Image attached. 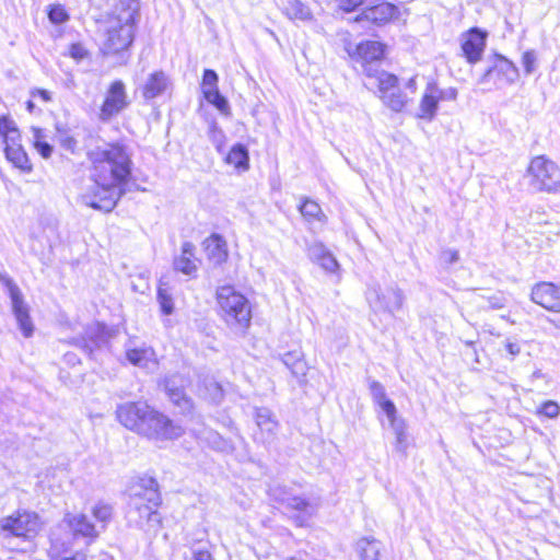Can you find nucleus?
Returning <instances> with one entry per match:
<instances>
[{
	"label": "nucleus",
	"mask_w": 560,
	"mask_h": 560,
	"mask_svg": "<svg viewBox=\"0 0 560 560\" xmlns=\"http://www.w3.org/2000/svg\"><path fill=\"white\" fill-rule=\"evenodd\" d=\"M88 159L92 164L94 185L92 194H82L81 200L93 209L109 212L125 192L122 186L132 170L131 155L125 145L109 143L89 151Z\"/></svg>",
	"instance_id": "obj_1"
},
{
	"label": "nucleus",
	"mask_w": 560,
	"mask_h": 560,
	"mask_svg": "<svg viewBox=\"0 0 560 560\" xmlns=\"http://www.w3.org/2000/svg\"><path fill=\"white\" fill-rule=\"evenodd\" d=\"M161 501L156 480L141 478L129 490L126 512L128 523L145 530L158 529L162 521L158 512Z\"/></svg>",
	"instance_id": "obj_2"
},
{
	"label": "nucleus",
	"mask_w": 560,
	"mask_h": 560,
	"mask_svg": "<svg viewBox=\"0 0 560 560\" xmlns=\"http://www.w3.org/2000/svg\"><path fill=\"white\" fill-rule=\"evenodd\" d=\"M139 9L137 0H119L105 22L104 55L118 54L132 44Z\"/></svg>",
	"instance_id": "obj_3"
},
{
	"label": "nucleus",
	"mask_w": 560,
	"mask_h": 560,
	"mask_svg": "<svg viewBox=\"0 0 560 560\" xmlns=\"http://www.w3.org/2000/svg\"><path fill=\"white\" fill-rule=\"evenodd\" d=\"M43 528L39 515L27 510H19L0 520V536L11 550L27 552L34 549V540Z\"/></svg>",
	"instance_id": "obj_4"
},
{
	"label": "nucleus",
	"mask_w": 560,
	"mask_h": 560,
	"mask_svg": "<svg viewBox=\"0 0 560 560\" xmlns=\"http://www.w3.org/2000/svg\"><path fill=\"white\" fill-rule=\"evenodd\" d=\"M217 301L221 316L230 327L245 330L252 320V306L245 295L232 285H222L217 290Z\"/></svg>",
	"instance_id": "obj_5"
},
{
	"label": "nucleus",
	"mask_w": 560,
	"mask_h": 560,
	"mask_svg": "<svg viewBox=\"0 0 560 560\" xmlns=\"http://www.w3.org/2000/svg\"><path fill=\"white\" fill-rule=\"evenodd\" d=\"M527 173L535 191L552 194L560 190V167L545 155L532 159Z\"/></svg>",
	"instance_id": "obj_6"
},
{
	"label": "nucleus",
	"mask_w": 560,
	"mask_h": 560,
	"mask_svg": "<svg viewBox=\"0 0 560 560\" xmlns=\"http://www.w3.org/2000/svg\"><path fill=\"white\" fill-rule=\"evenodd\" d=\"M184 429L176 424L165 415L150 409L145 418L144 424L140 427L139 434H142L154 441H168L182 436Z\"/></svg>",
	"instance_id": "obj_7"
},
{
	"label": "nucleus",
	"mask_w": 560,
	"mask_h": 560,
	"mask_svg": "<svg viewBox=\"0 0 560 560\" xmlns=\"http://www.w3.org/2000/svg\"><path fill=\"white\" fill-rule=\"evenodd\" d=\"M365 298L374 312H388L392 315L404 304V294L397 287L382 290L378 284H371L365 292Z\"/></svg>",
	"instance_id": "obj_8"
},
{
	"label": "nucleus",
	"mask_w": 560,
	"mask_h": 560,
	"mask_svg": "<svg viewBox=\"0 0 560 560\" xmlns=\"http://www.w3.org/2000/svg\"><path fill=\"white\" fill-rule=\"evenodd\" d=\"M1 280L8 288L12 303V311L18 322L19 328L25 338H30L33 335L34 325L30 317L28 307L24 303L22 292L12 279L8 277H1Z\"/></svg>",
	"instance_id": "obj_9"
},
{
	"label": "nucleus",
	"mask_w": 560,
	"mask_h": 560,
	"mask_svg": "<svg viewBox=\"0 0 560 560\" xmlns=\"http://www.w3.org/2000/svg\"><path fill=\"white\" fill-rule=\"evenodd\" d=\"M281 487L277 483L269 488V495L277 502L284 504L288 509L296 511L295 523L303 526L316 512V505L308 502L306 499L292 495L284 497L278 494Z\"/></svg>",
	"instance_id": "obj_10"
},
{
	"label": "nucleus",
	"mask_w": 560,
	"mask_h": 560,
	"mask_svg": "<svg viewBox=\"0 0 560 560\" xmlns=\"http://www.w3.org/2000/svg\"><path fill=\"white\" fill-rule=\"evenodd\" d=\"M129 105L126 88L122 81H114L106 94L105 101L101 107L100 119L109 120L113 116L118 115Z\"/></svg>",
	"instance_id": "obj_11"
},
{
	"label": "nucleus",
	"mask_w": 560,
	"mask_h": 560,
	"mask_svg": "<svg viewBox=\"0 0 560 560\" xmlns=\"http://www.w3.org/2000/svg\"><path fill=\"white\" fill-rule=\"evenodd\" d=\"M530 300L549 312L560 313V283L541 281L534 284Z\"/></svg>",
	"instance_id": "obj_12"
},
{
	"label": "nucleus",
	"mask_w": 560,
	"mask_h": 560,
	"mask_svg": "<svg viewBox=\"0 0 560 560\" xmlns=\"http://www.w3.org/2000/svg\"><path fill=\"white\" fill-rule=\"evenodd\" d=\"M151 407L145 402H126L118 406L116 416L118 421L127 429L139 433L140 427L144 424Z\"/></svg>",
	"instance_id": "obj_13"
},
{
	"label": "nucleus",
	"mask_w": 560,
	"mask_h": 560,
	"mask_svg": "<svg viewBox=\"0 0 560 560\" xmlns=\"http://www.w3.org/2000/svg\"><path fill=\"white\" fill-rule=\"evenodd\" d=\"M487 34L474 27L462 39V50L469 63H476L481 59L486 47Z\"/></svg>",
	"instance_id": "obj_14"
},
{
	"label": "nucleus",
	"mask_w": 560,
	"mask_h": 560,
	"mask_svg": "<svg viewBox=\"0 0 560 560\" xmlns=\"http://www.w3.org/2000/svg\"><path fill=\"white\" fill-rule=\"evenodd\" d=\"M107 342L106 327L100 323H92L84 329V335L75 339L74 345L82 348L86 353L92 354Z\"/></svg>",
	"instance_id": "obj_15"
},
{
	"label": "nucleus",
	"mask_w": 560,
	"mask_h": 560,
	"mask_svg": "<svg viewBox=\"0 0 560 560\" xmlns=\"http://www.w3.org/2000/svg\"><path fill=\"white\" fill-rule=\"evenodd\" d=\"M384 56V45L380 42L368 40L357 46L354 57L360 62L363 73L365 67L378 68V62Z\"/></svg>",
	"instance_id": "obj_16"
},
{
	"label": "nucleus",
	"mask_w": 560,
	"mask_h": 560,
	"mask_svg": "<svg viewBox=\"0 0 560 560\" xmlns=\"http://www.w3.org/2000/svg\"><path fill=\"white\" fill-rule=\"evenodd\" d=\"M255 421L259 429L257 439L262 443L272 442L278 433L279 422L271 410L265 407L256 408Z\"/></svg>",
	"instance_id": "obj_17"
},
{
	"label": "nucleus",
	"mask_w": 560,
	"mask_h": 560,
	"mask_svg": "<svg viewBox=\"0 0 560 560\" xmlns=\"http://www.w3.org/2000/svg\"><path fill=\"white\" fill-rule=\"evenodd\" d=\"M171 86L172 81L164 71H154L141 85V93L144 100L150 101L163 95Z\"/></svg>",
	"instance_id": "obj_18"
},
{
	"label": "nucleus",
	"mask_w": 560,
	"mask_h": 560,
	"mask_svg": "<svg viewBox=\"0 0 560 560\" xmlns=\"http://www.w3.org/2000/svg\"><path fill=\"white\" fill-rule=\"evenodd\" d=\"M444 92L433 82L429 83L422 95L418 117L432 120L438 112L439 102L444 97Z\"/></svg>",
	"instance_id": "obj_19"
},
{
	"label": "nucleus",
	"mask_w": 560,
	"mask_h": 560,
	"mask_svg": "<svg viewBox=\"0 0 560 560\" xmlns=\"http://www.w3.org/2000/svg\"><path fill=\"white\" fill-rule=\"evenodd\" d=\"M494 71L501 74L509 83H514L520 75L517 67L511 60L504 56L495 55L493 67L489 68L483 73L480 82H487Z\"/></svg>",
	"instance_id": "obj_20"
},
{
	"label": "nucleus",
	"mask_w": 560,
	"mask_h": 560,
	"mask_svg": "<svg viewBox=\"0 0 560 560\" xmlns=\"http://www.w3.org/2000/svg\"><path fill=\"white\" fill-rule=\"evenodd\" d=\"M365 75L371 80V84H374L378 89L380 98L394 90L397 86L398 79L396 75L388 73L378 68L371 66L365 67Z\"/></svg>",
	"instance_id": "obj_21"
},
{
	"label": "nucleus",
	"mask_w": 560,
	"mask_h": 560,
	"mask_svg": "<svg viewBox=\"0 0 560 560\" xmlns=\"http://www.w3.org/2000/svg\"><path fill=\"white\" fill-rule=\"evenodd\" d=\"M126 357L132 365L148 371H154L158 366L155 352L150 347L128 349Z\"/></svg>",
	"instance_id": "obj_22"
},
{
	"label": "nucleus",
	"mask_w": 560,
	"mask_h": 560,
	"mask_svg": "<svg viewBox=\"0 0 560 560\" xmlns=\"http://www.w3.org/2000/svg\"><path fill=\"white\" fill-rule=\"evenodd\" d=\"M208 258L215 265H220L228 259L229 252L225 240L219 234H212L203 242Z\"/></svg>",
	"instance_id": "obj_23"
},
{
	"label": "nucleus",
	"mask_w": 560,
	"mask_h": 560,
	"mask_svg": "<svg viewBox=\"0 0 560 560\" xmlns=\"http://www.w3.org/2000/svg\"><path fill=\"white\" fill-rule=\"evenodd\" d=\"M63 521L67 523L69 528L73 532V534L81 535L88 538H96L98 536V532L95 526L88 520V516L84 514H71L67 513L65 515Z\"/></svg>",
	"instance_id": "obj_24"
},
{
	"label": "nucleus",
	"mask_w": 560,
	"mask_h": 560,
	"mask_svg": "<svg viewBox=\"0 0 560 560\" xmlns=\"http://www.w3.org/2000/svg\"><path fill=\"white\" fill-rule=\"evenodd\" d=\"M174 268L186 276H192L197 272V259L195 258V245L185 242L182 246V253L174 259Z\"/></svg>",
	"instance_id": "obj_25"
},
{
	"label": "nucleus",
	"mask_w": 560,
	"mask_h": 560,
	"mask_svg": "<svg viewBox=\"0 0 560 560\" xmlns=\"http://www.w3.org/2000/svg\"><path fill=\"white\" fill-rule=\"evenodd\" d=\"M361 560H382L383 544L373 537H363L358 544Z\"/></svg>",
	"instance_id": "obj_26"
},
{
	"label": "nucleus",
	"mask_w": 560,
	"mask_h": 560,
	"mask_svg": "<svg viewBox=\"0 0 560 560\" xmlns=\"http://www.w3.org/2000/svg\"><path fill=\"white\" fill-rule=\"evenodd\" d=\"M397 7L392 3L383 2L375 7L370 8L365 12L368 20L376 24H384L392 20L397 13Z\"/></svg>",
	"instance_id": "obj_27"
},
{
	"label": "nucleus",
	"mask_w": 560,
	"mask_h": 560,
	"mask_svg": "<svg viewBox=\"0 0 560 560\" xmlns=\"http://www.w3.org/2000/svg\"><path fill=\"white\" fill-rule=\"evenodd\" d=\"M0 137L3 139L4 147L21 144V136L15 122L5 116L0 117Z\"/></svg>",
	"instance_id": "obj_28"
},
{
	"label": "nucleus",
	"mask_w": 560,
	"mask_h": 560,
	"mask_svg": "<svg viewBox=\"0 0 560 560\" xmlns=\"http://www.w3.org/2000/svg\"><path fill=\"white\" fill-rule=\"evenodd\" d=\"M7 159L15 166L23 171H31L32 165L28 156L21 144L4 147Z\"/></svg>",
	"instance_id": "obj_29"
},
{
	"label": "nucleus",
	"mask_w": 560,
	"mask_h": 560,
	"mask_svg": "<svg viewBox=\"0 0 560 560\" xmlns=\"http://www.w3.org/2000/svg\"><path fill=\"white\" fill-rule=\"evenodd\" d=\"M226 162L234 165L238 170H248L249 155L247 148L241 143L233 145L226 155Z\"/></svg>",
	"instance_id": "obj_30"
},
{
	"label": "nucleus",
	"mask_w": 560,
	"mask_h": 560,
	"mask_svg": "<svg viewBox=\"0 0 560 560\" xmlns=\"http://www.w3.org/2000/svg\"><path fill=\"white\" fill-rule=\"evenodd\" d=\"M381 100L388 108L396 113L401 112L408 103V97L397 86L384 94Z\"/></svg>",
	"instance_id": "obj_31"
},
{
	"label": "nucleus",
	"mask_w": 560,
	"mask_h": 560,
	"mask_svg": "<svg viewBox=\"0 0 560 560\" xmlns=\"http://www.w3.org/2000/svg\"><path fill=\"white\" fill-rule=\"evenodd\" d=\"M156 299L163 314L171 315L174 312L172 291L165 282H160Z\"/></svg>",
	"instance_id": "obj_32"
},
{
	"label": "nucleus",
	"mask_w": 560,
	"mask_h": 560,
	"mask_svg": "<svg viewBox=\"0 0 560 560\" xmlns=\"http://www.w3.org/2000/svg\"><path fill=\"white\" fill-rule=\"evenodd\" d=\"M389 421L390 428L395 435H401L406 431V423L404 419L397 417V409L394 402L385 404V412Z\"/></svg>",
	"instance_id": "obj_33"
},
{
	"label": "nucleus",
	"mask_w": 560,
	"mask_h": 560,
	"mask_svg": "<svg viewBox=\"0 0 560 560\" xmlns=\"http://www.w3.org/2000/svg\"><path fill=\"white\" fill-rule=\"evenodd\" d=\"M165 389L170 399L177 406L187 408L190 406L189 399L186 397L183 388L175 387L174 381L172 378H167L165 381Z\"/></svg>",
	"instance_id": "obj_34"
},
{
	"label": "nucleus",
	"mask_w": 560,
	"mask_h": 560,
	"mask_svg": "<svg viewBox=\"0 0 560 560\" xmlns=\"http://www.w3.org/2000/svg\"><path fill=\"white\" fill-rule=\"evenodd\" d=\"M282 361L295 376L305 375V363L302 361V354L300 352H287Z\"/></svg>",
	"instance_id": "obj_35"
},
{
	"label": "nucleus",
	"mask_w": 560,
	"mask_h": 560,
	"mask_svg": "<svg viewBox=\"0 0 560 560\" xmlns=\"http://www.w3.org/2000/svg\"><path fill=\"white\" fill-rule=\"evenodd\" d=\"M300 211L307 221H322L325 217L320 206L311 199H305L303 201L300 206Z\"/></svg>",
	"instance_id": "obj_36"
},
{
	"label": "nucleus",
	"mask_w": 560,
	"mask_h": 560,
	"mask_svg": "<svg viewBox=\"0 0 560 560\" xmlns=\"http://www.w3.org/2000/svg\"><path fill=\"white\" fill-rule=\"evenodd\" d=\"M92 514L96 521L102 523L101 528L104 529L113 515V508L102 502L96 503L92 509Z\"/></svg>",
	"instance_id": "obj_37"
},
{
	"label": "nucleus",
	"mask_w": 560,
	"mask_h": 560,
	"mask_svg": "<svg viewBox=\"0 0 560 560\" xmlns=\"http://www.w3.org/2000/svg\"><path fill=\"white\" fill-rule=\"evenodd\" d=\"M206 101L212 104L223 115L230 114V105L228 100L220 92H208L205 96Z\"/></svg>",
	"instance_id": "obj_38"
},
{
	"label": "nucleus",
	"mask_w": 560,
	"mask_h": 560,
	"mask_svg": "<svg viewBox=\"0 0 560 560\" xmlns=\"http://www.w3.org/2000/svg\"><path fill=\"white\" fill-rule=\"evenodd\" d=\"M370 392L373 399L377 402V405L385 412V404L393 402L392 400L386 398L385 389L383 385L377 381H372L370 383Z\"/></svg>",
	"instance_id": "obj_39"
},
{
	"label": "nucleus",
	"mask_w": 560,
	"mask_h": 560,
	"mask_svg": "<svg viewBox=\"0 0 560 560\" xmlns=\"http://www.w3.org/2000/svg\"><path fill=\"white\" fill-rule=\"evenodd\" d=\"M34 145L38 153L44 158L48 159L50 158L52 153V147L47 143L46 141H43V131L38 128H34Z\"/></svg>",
	"instance_id": "obj_40"
},
{
	"label": "nucleus",
	"mask_w": 560,
	"mask_h": 560,
	"mask_svg": "<svg viewBox=\"0 0 560 560\" xmlns=\"http://www.w3.org/2000/svg\"><path fill=\"white\" fill-rule=\"evenodd\" d=\"M48 18L54 24H62L69 20V14L61 4H54L49 8Z\"/></svg>",
	"instance_id": "obj_41"
},
{
	"label": "nucleus",
	"mask_w": 560,
	"mask_h": 560,
	"mask_svg": "<svg viewBox=\"0 0 560 560\" xmlns=\"http://www.w3.org/2000/svg\"><path fill=\"white\" fill-rule=\"evenodd\" d=\"M537 55L535 50H527L522 56V65L527 75L532 74L536 70Z\"/></svg>",
	"instance_id": "obj_42"
},
{
	"label": "nucleus",
	"mask_w": 560,
	"mask_h": 560,
	"mask_svg": "<svg viewBox=\"0 0 560 560\" xmlns=\"http://www.w3.org/2000/svg\"><path fill=\"white\" fill-rule=\"evenodd\" d=\"M539 413H541L550 419H555L560 413V407L556 401L548 400L541 405V407L539 409Z\"/></svg>",
	"instance_id": "obj_43"
},
{
	"label": "nucleus",
	"mask_w": 560,
	"mask_h": 560,
	"mask_svg": "<svg viewBox=\"0 0 560 560\" xmlns=\"http://www.w3.org/2000/svg\"><path fill=\"white\" fill-rule=\"evenodd\" d=\"M328 252L329 250L320 243H315L308 247L310 258L317 264Z\"/></svg>",
	"instance_id": "obj_44"
},
{
	"label": "nucleus",
	"mask_w": 560,
	"mask_h": 560,
	"mask_svg": "<svg viewBox=\"0 0 560 560\" xmlns=\"http://www.w3.org/2000/svg\"><path fill=\"white\" fill-rule=\"evenodd\" d=\"M318 265L328 272H335L339 268V264L335 256L328 252L327 255H325Z\"/></svg>",
	"instance_id": "obj_45"
},
{
	"label": "nucleus",
	"mask_w": 560,
	"mask_h": 560,
	"mask_svg": "<svg viewBox=\"0 0 560 560\" xmlns=\"http://www.w3.org/2000/svg\"><path fill=\"white\" fill-rule=\"evenodd\" d=\"M59 142L65 150L70 151L71 153L75 151L78 145V141L68 132H61L59 135Z\"/></svg>",
	"instance_id": "obj_46"
},
{
	"label": "nucleus",
	"mask_w": 560,
	"mask_h": 560,
	"mask_svg": "<svg viewBox=\"0 0 560 560\" xmlns=\"http://www.w3.org/2000/svg\"><path fill=\"white\" fill-rule=\"evenodd\" d=\"M89 55L88 50L82 44H72L69 48V56L77 61H81Z\"/></svg>",
	"instance_id": "obj_47"
},
{
	"label": "nucleus",
	"mask_w": 560,
	"mask_h": 560,
	"mask_svg": "<svg viewBox=\"0 0 560 560\" xmlns=\"http://www.w3.org/2000/svg\"><path fill=\"white\" fill-rule=\"evenodd\" d=\"M503 345L504 349L510 354V360H514L515 357L521 353L522 347L520 341L508 338Z\"/></svg>",
	"instance_id": "obj_48"
},
{
	"label": "nucleus",
	"mask_w": 560,
	"mask_h": 560,
	"mask_svg": "<svg viewBox=\"0 0 560 560\" xmlns=\"http://www.w3.org/2000/svg\"><path fill=\"white\" fill-rule=\"evenodd\" d=\"M458 259H459V253L456 249L448 248V249H444L441 253V260L445 265H453V264L457 262Z\"/></svg>",
	"instance_id": "obj_49"
},
{
	"label": "nucleus",
	"mask_w": 560,
	"mask_h": 560,
	"mask_svg": "<svg viewBox=\"0 0 560 560\" xmlns=\"http://www.w3.org/2000/svg\"><path fill=\"white\" fill-rule=\"evenodd\" d=\"M219 77L214 70L206 69L202 77L201 86L218 85Z\"/></svg>",
	"instance_id": "obj_50"
},
{
	"label": "nucleus",
	"mask_w": 560,
	"mask_h": 560,
	"mask_svg": "<svg viewBox=\"0 0 560 560\" xmlns=\"http://www.w3.org/2000/svg\"><path fill=\"white\" fill-rule=\"evenodd\" d=\"M487 302L490 308L500 310L505 306L506 300L502 294H494L487 298Z\"/></svg>",
	"instance_id": "obj_51"
},
{
	"label": "nucleus",
	"mask_w": 560,
	"mask_h": 560,
	"mask_svg": "<svg viewBox=\"0 0 560 560\" xmlns=\"http://www.w3.org/2000/svg\"><path fill=\"white\" fill-rule=\"evenodd\" d=\"M395 436H396L395 450L399 453L405 454L406 450L408 447L406 431L402 432L401 435H395Z\"/></svg>",
	"instance_id": "obj_52"
},
{
	"label": "nucleus",
	"mask_w": 560,
	"mask_h": 560,
	"mask_svg": "<svg viewBox=\"0 0 560 560\" xmlns=\"http://www.w3.org/2000/svg\"><path fill=\"white\" fill-rule=\"evenodd\" d=\"M190 560H212V555L207 549H192Z\"/></svg>",
	"instance_id": "obj_53"
},
{
	"label": "nucleus",
	"mask_w": 560,
	"mask_h": 560,
	"mask_svg": "<svg viewBox=\"0 0 560 560\" xmlns=\"http://www.w3.org/2000/svg\"><path fill=\"white\" fill-rule=\"evenodd\" d=\"M364 0H340L342 10L350 12L355 10Z\"/></svg>",
	"instance_id": "obj_54"
},
{
	"label": "nucleus",
	"mask_w": 560,
	"mask_h": 560,
	"mask_svg": "<svg viewBox=\"0 0 560 560\" xmlns=\"http://www.w3.org/2000/svg\"><path fill=\"white\" fill-rule=\"evenodd\" d=\"M292 8L295 10L294 12V16L295 18H299V19H306V16L308 15V12L307 10L303 7L302 3L300 2H295Z\"/></svg>",
	"instance_id": "obj_55"
},
{
	"label": "nucleus",
	"mask_w": 560,
	"mask_h": 560,
	"mask_svg": "<svg viewBox=\"0 0 560 560\" xmlns=\"http://www.w3.org/2000/svg\"><path fill=\"white\" fill-rule=\"evenodd\" d=\"M33 96H39L43 101L48 102L51 100L50 93L46 90H36L32 93Z\"/></svg>",
	"instance_id": "obj_56"
},
{
	"label": "nucleus",
	"mask_w": 560,
	"mask_h": 560,
	"mask_svg": "<svg viewBox=\"0 0 560 560\" xmlns=\"http://www.w3.org/2000/svg\"><path fill=\"white\" fill-rule=\"evenodd\" d=\"M444 92V97L442 100H451L454 101L457 97V91L455 89L442 90Z\"/></svg>",
	"instance_id": "obj_57"
},
{
	"label": "nucleus",
	"mask_w": 560,
	"mask_h": 560,
	"mask_svg": "<svg viewBox=\"0 0 560 560\" xmlns=\"http://www.w3.org/2000/svg\"><path fill=\"white\" fill-rule=\"evenodd\" d=\"M202 88V93H203V97L207 96V93L208 92H220L219 89H218V85H208V86H201Z\"/></svg>",
	"instance_id": "obj_58"
},
{
	"label": "nucleus",
	"mask_w": 560,
	"mask_h": 560,
	"mask_svg": "<svg viewBox=\"0 0 560 560\" xmlns=\"http://www.w3.org/2000/svg\"><path fill=\"white\" fill-rule=\"evenodd\" d=\"M406 88L409 89L412 93L416 92L417 86H416V78L415 77L410 78L408 80V82L406 84Z\"/></svg>",
	"instance_id": "obj_59"
},
{
	"label": "nucleus",
	"mask_w": 560,
	"mask_h": 560,
	"mask_svg": "<svg viewBox=\"0 0 560 560\" xmlns=\"http://www.w3.org/2000/svg\"><path fill=\"white\" fill-rule=\"evenodd\" d=\"M281 490L278 491V494L280 495H284V497H292L291 493L289 492V490L284 487V486H281Z\"/></svg>",
	"instance_id": "obj_60"
},
{
	"label": "nucleus",
	"mask_w": 560,
	"mask_h": 560,
	"mask_svg": "<svg viewBox=\"0 0 560 560\" xmlns=\"http://www.w3.org/2000/svg\"><path fill=\"white\" fill-rule=\"evenodd\" d=\"M211 131L213 132L214 136H217V135L222 136V131L220 129H218L215 124L212 125Z\"/></svg>",
	"instance_id": "obj_61"
},
{
	"label": "nucleus",
	"mask_w": 560,
	"mask_h": 560,
	"mask_svg": "<svg viewBox=\"0 0 560 560\" xmlns=\"http://www.w3.org/2000/svg\"><path fill=\"white\" fill-rule=\"evenodd\" d=\"M26 107H27L28 112H32L34 108V103L32 101H27Z\"/></svg>",
	"instance_id": "obj_62"
},
{
	"label": "nucleus",
	"mask_w": 560,
	"mask_h": 560,
	"mask_svg": "<svg viewBox=\"0 0 560 560\" xmlns=\"http://www.w3.org/2000/svg\"><path fill=\"white\" fill-rule=\"evenodd\" d=\"M540 375H541V372H540V371H536V372H534V374H533V376H534V377H540Z\"/></svg>",
	"instance_id": "obj_63"
},
{
	"label": "nucleus",
	"mask_w": 560,
	"mask_h": 560,
	"mask_svg": "<svg viewBox=\"0 0 560 560\" xmlns=\"http://www.w3.org/2000/svg\"><path fill=\"white\" fill-rule=\"evenodd\" d=\"M292 560H303V559H300V557H299V556H294V557L292 558Z\"/></svg>",
	"instance_id": "obj_64"
}]
</instances>
